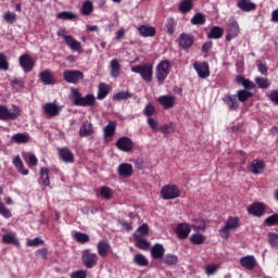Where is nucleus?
Instances as JSON below:
<instances>
[{"mask_svg": "<svg viewBox=\"0 0 278 278\" xmlns=\"http://www.w3.org/2000/svg\"><path fill=\"white\" fill-rule=\"evenodd\" d=\"M18 62L24 73H31V71H34V67L36 66V62H34L31 55L27 53L22 54L18 59Z\"/></svg>", "mask_w": 278, "mask_h": 278, "instance_id": "obj_10", "label": "nucleus"}, {"mask_svg": "<svg viewBox=\"0 0 278 278\" xmlns=\"http://www.w3.org/2000/svg\"><path fill=\"white\" fill-rule=\"evenodd\" d=\"M3 20L7 22V23H10V25H14V23H16V13H12L10 11H7L4 14H3Z\"/></svg>", "mask_w": 278, "mask_h": 278, "instance_id": "obj_55", "label": "nucleus"}, {"mask_svg": "<svg viewBox=\"0 0 278 278\" xmlns=\"http://www.w3.org/2000/svg\"><path fill=\"white\" fill-rule=\"evenodd\" d=\"M225 227L228 229H238L240 227V218L235 216H229L226 220Z\"/></svg>", "mask_w": 278, "mask_h": 278, "instance_id": "obj_42", "label": "nucleus"}, {"mask_svg": "<svg viewBox=\"0 0 278 278\" xmlns=\"http://www.w3.org/2000/svg\"><path fill=\"white\" fill-rule=\"evenodd\" d=\"M138 31L142 38H153V36L156 34L155 27L147 25H141L138 28Z\"/></svg>", "mask_w": 278, "mask_h": 278, "instance_id": "obj_26", "label": "nucleus"}, {"mask_svg": "<svg viewBox=\"0 0 278 278\" xmlns=\"http://www.w3.org/2000/svg\"><path fill=\"white\" fill-rule=\"evenodd\" d=\"M267 238L270 247H278V235L276 232H268Z\"/></svg>", "mask_w": 278, "mask_h": 278, "instance_id": "obj_58", "label": "nucleus"}, {"mask_svg": "<svg viewBox=\"0 0 278 278\" xmlns=\"http://www.w3.org/2000/svg\"><path fill=\"white\" fill-rule=\"evenodd\" d=\"M43 112L50 118H55V116H60V112H62V106L58 105L55 102H47L43 105Z\"/></svg>", "mask_w": 278, "mask_h": 278, "instance_id": "obj_13", "label": "nucleus"}, {"mask_svg": "<svg viewBox=\"0 0 278 278\" xmlns=\"http://www.w3.org/2000/svg\"><path fill=\"white\" fill-rule=\"evenodd\" d=\"M59 157L65 164H73L75 162V154L71 151V148L64 147L58 149Z\"/></svg>", "mask_w": 278, "mask_h": 278, "instance_id": "obj_14", "label": "nucleus"}, {"mask_svg": "<svg viewBox=\"0 0 278 278\" xmlns=\"http://www.w3.org/2000/svg\"><path fill=\"white\" fill-rule=\"evenodd\" d=\"M264 212H266V205L264 203L254 202L248 207V214L257 218L264 216Z\"/></svg>", "mask_w": 278, "mask_h": 278, "instance_id": "obj_15", "label": "nucleus"}, {"mask_svg": "<svg viewBox=\"0 0 278 278\" xmlns=\"http://www.w3.org/2000/svg\"><path fill=\"white\" fill-rule=\"evenodd\" d=\"M238 101H240L241 103H245V101H249V99H251V97H253V92L247 90V89H241L237 91L236 94Z\"/></svg>", "mask_w": 278, "mask_h": 278, "instance_id": "obj_38", "label": "nucleus"}, {"mask_svg": "<svg viewBox=\"0 0 278 278\" xmlns=\"http://www.w3.org/2000/svg\"><path fill=\"white\" fill-rule=\"evenodd\" d=\"M74 238L80 244H86V242H90V236H88V233L85 232H75Z\"/></svg>", "mask_w": 278, "mask_h": 278, "instance_id": "obj_50", "label": "nucleus"}, {"mask_svg": "<svg viewBox=\"0 0 278 278\" xmlns=\"http://www.w3.org/2000/svg\"><path fill=\"white\" fill-rule=\"evenodd\" d=\"M11 86L17 90H23L25 88V80L23 78H15L11 81Z\"/></svg>", "mask_w": 278, "mask_h": 278, "instance_id": "obj_57", "label": "nucleus"}, {"mask_svg": "<svg viewBox=\"0 0 278 278\" xmlns=\"http://www.w3.org/2000/svg\"><path fill=\"white\" fill-rule=\"evenodd\" d=\"M56 18H59V21H75L77 14L71 11H62L56 15Z\"/></svg>", "mask_w": 278, "mask_h": 278, "instance_id": "obj_41", "label": "nucleus"}, {"mask_svg": "<svg viewBox=\"0 0 278 278\" xmlns=\"http://www.w3.org/2000/svg\"><path fill=\"white\" fill-rule=\"evenodd\" d=\"M143 114L150 118V116L155 114V106L152 103H148L143 109Z\"/></svg>", "mask_w": 278, "mask_h": 278, "instance_id": "obj_60", "label": "nucleus"}, {"mask_svg": "<svg viewBox=\"0 0 278 278\" xmlns=\"http://www.w3.org/2000/svg\"><path fill=\"white\" fill-rule=\"evenodd\" d=\"M103 131L104 138H114V134H116V122H109Z\"/></svg>", "mask_w": 278, "mask_h": 278, "instance_id": "obj_37", "label": "nucleus"}, {"mask_svg": "<svg viewBox=\"0 0 278 278\" xmlns=\"http://www.w3.org/2000/svg\"><path fill=\"white\" fill-rule=\"evenodd\" d=\"M117 175L127 179L134 175V165L129 163H122L118 165Z\"/></svg>", "mask_w": 278, "mask_h": 278, "instance_id": "obj_19", "label": "nucleus"}, {"mask_svg": "<svg viewBox=\"0 0 278 278\" xmlns=\"http://www.w3.org/2000/svg\"><path fill=\"white\" fill-rule=\"evenodd\" d=\"M170 73V61L163 60L156 65L155 77L159 84H164Z\"/></svg>", "mask_w": 278, "mask_h": 278, "instance_id": "obj_3", "label": "nucleus"}, {"mask_svg": "<svg viewBox=\"0 0 278 278\" xmlns=\"http://www.w3.org/2000/svg\"><path fill=\"white\" fill-rule=\"evenodd\" d=\"M240 264L245 270H253L257 266V261L253 255H247L240 258Z\"/></svg>", "mask_w": 278, "mask_h": 278, "instance_id": "obj_20", "label": "nucleus"}, {"mask_svg": "<svg viewBox=\"0 0 278 278\" xmlns=\"http://www.w3.org/2000/svg\"><path fill=\"white\" fill-rule=\"evenodd\" d=\"M0 71H10V62H8V55L0 52Z\"/></svg>", "mask_w": 278, "mask_h": 278, "instance_id": "obj_51", "label": "nucleus"}, {"mask_svg": "<svg viewBox=\"0 0 278 278\" xmlns=\"http://www.w3.org/2000/svg\"><path fill=\"white\" fill-rule=\"evenodd\" d=\"M97 249L100 257H108L110 253V242H108V240H101L98 242Z\"/></svg>", "mask_w": 278, "mask_h": 278, "instance_id": "obj_27", "label": "nucleus"}, {"mask_svg": "<svg viewBox=\"0 0 278 278\" xmlns=\"http://www.w3.org/2000/svg\"><path fill=\"white\" fill-rule=\"evenodd\" d=\"M265 165H264V161H260V160H253L250 164L249 170L250 173H252V175H262V173L264 172Z\"/></svg>", "mask_w": 278, "mask_h": 278, "instance_id": "obj_23", "label": "nucleus"}, {"mask_svg": "<svg viewBox=\"0 0 278 278\" xmlns=\"http://www.w3.org/2000/svg\"><path fill=\"white\" fill-rule=\"evenodd\" d=\"M13 165L18 170L21 175L27 176L29 175V169L25 168V165L23 164V160H21V156L17 155L13 159Z\"/></svg>", "mask_w": 278, "mask_h": 278, "instance_id": "obj_31", "label": "nucleus"}, {"mask_svg": "<svg viewBox=\"0 0 278 278\" xmlns=\"http://www.w3.org/2000/svg\"><path fill=\"white\" fill-rule=\"evenodd\" d=\"M205 21V15H203V13H195L194 16L191 18V24L203 25Z\"/></svg>", "mask_w": 278, "mask_h": 278, "instance_id": "obj_53", "label": "nucleus"}, {"mask_svg": "<svg viewBox=\"0 0 278 278\" xmlns=\"http://www.w3.org/2000/svg\"><path fill=\"white\" fill-rule=\"evenodd\" d=\"M178 45L184 51H188V49H191L192 45H194V35L181 33L178 38Z\"/></svg>", "mask_w": 278, "mask_h": 278, "instance_id": "obj_12", "label": "nucleus"}, {"mask_svg": "<svg viewBox=\"0 0 278 278\" xmlns=\"http://www.w3.org/2000/svg\"><path fill=\"white\" fill-rule=\"evenodd\" d=\"M238 34H240V26L235 20H232L228 24V33L226 35L227 42H229L230 40H233V38H236Z\"/></svg>", "mask_w": 278, "mask_h": 278, "instance_id": "obj_21", "label": "nucleus"}, {"mask_svg": "<svg viewBox=\"0 0 278 278\" xmlns=\"http://www.w3.org/2000/svg\"><path fill=\"white\" fill-rule=\"evenodd\" d=\"M13 112L5 105H0V121H16L21 116V109L13 104Z\"/></svg>", "mask_w": 278, "mask_h": 278, "instance_id": "obj_5", "label": "nucleus"}, {"mask_svg": "<svg viewBox=\"0 0 278 278\" xmlns=\"http://www.w3.org/2000/svg\"><path fill=\"white\" fill-rule=\"evenodd\" d=\"M132 73H138L146 84L153 81V64L135 65L131 67Z\"/></svg>", "mask_w": 278, "mask_h": 278, "instance_id": "obj_2", "label": "nucleus"}, {"mask_svg": "<svg viewBox=\"0 0 278 278\" xmlns=\"http://www.w3.org/2000/svg\"><path fill=\"white\" fill-rule=\"evenodd\" d=\"M63 79L67 84H79L84 79V73L77 70H66L63 72Z\"/></svg>", "mask_w": 278, "mask_h": 278, "instance_id": "obj_8", "label": "nucleus"}, {"mask_svg": "<svg viewBox=\"0 0 278 278\" xmlns=\"http://www.w3.org/2000/svg\"><path fill=\"white\" fill-rule=\"evenodd\" d=\"M193 8H194V4L192 3V0H182L179 3L178 10L182 14H188V12L192 11Z\"/></svg>", "mask_w": 278, "mask_h": 278, "instance_id": "obj_35", "label": "nucleus"}, {"mask_svg": "<svg viewBox=\"0 0 278 278\" xmlns=\"http://www.w3.org/2000/svg\"><path fill=\"white\" fill-rule=\"evenodd\" d=\"M2 242L3 244H13L14 247H18V244H21V242H18V239H16V237L11 233L3 235Z\"/></svg>", "mask_w": 278, "mask_h": 278, "instance_id": "obj_43", "label": "nucleus"}, {"mask_svg": "<svg viewBox=\"0 0 278 278\" xmlns=\"http://www.w3.org/2000/svg\"><path fill=\"white\" fill-rule=\"evenodd\" d=\"M12 140L16 144H27V142H29V135L23 134V132H17L12 136Z\"/></svg>", "mask_w": 278, "mask_h": 278, "instance_id": "obj_36", "label": "nucleus"}, {"mask_svg": "<svg viewBox=\"0 0 278 278\" xmlns=\"http://www.w3.org/2000/svg\"><path fill=\"white\" fill-rule=\"evenodd\" d=\"M267 99H269L274 105H278V90H271L269 93H267Z\"/></svg>", "mask_w": 278, "mask_h": 278, "instance_id": "obj_61", "label": "nucleus"}, {"mask_svg": "<svg viewBox=\"0 0 278 278\" xmlns=\"http://www.w3.org/2000/svg\"><path fill=\"white\" fill-rule=\"evenodd\" d=\"M108 94H110V85L105 83H100L98 86L97 99H99V101H103V99H105Z\"/></svg>", "mask_w": 278, "mask_h": 278, "instance_id": "obj_29", "label": "nucleus"}, {"mask_svg": "<svg viewBox=\"0 0 278 278\" xmlns=\"http://www.w3.org/2000/svg\"><path fill=\"white\" fill-rule=\"evenodd\" d=\"M72 97L73 104L77 108H94L97 105V98L92 93L83 97L79 89H72Z\"/></svg>", "mask_w": 278, "mask_h": 278, "instance_id": "obj_1", "label": "nucleus"}, {"mask_svg": "<svg viewBox=\"0 0 278 278\" xmlns=\"http://www.w3.org/2000/svg\"><path fill=\"white\" fill-rule=\"evenodd\" d=\"M27 247H40V244H45V240L40 238L30 239L27 241Z\"/></svg>", "mask_w": 278, "mask_h": 278, "instance_id": "obj_62", "label": "nucleus"}, {"mask_svg": "<svg viewBox=\"0 0 278 278\" xmlns=\"http://www.w3.org/2000/svg\"><path fill=\"white\" fill-rule=\"evenodd\" d=\"M223 34H225V30L220 26H213L207 38L210 40H218L219 38H223Z\"/></svg>", "mask_w": 278, "mask_h": 278, "instance_id": "obj_30", "label": "nucleus"}, {"mask_svg": "<svg viewBox=\"0 0 278 278\" xmlns=\"http://www.w3.org/2000/svg\"><path fill=\"white\" fill-rule=\"evenodd\" d=\"M190 242L192 244H203V242H205V237L202 233H193L190 237Z\"/></svg>", "mask_w": 278, "mask_h": 278, "instance_id": "obj_52", "label": "nucleus"}, {"mask_svg": "<svg viewBox=\"0 0 278 278\" xmlns=\"http://www.w3.org/2000/svg\"><path fill=\"white\" fill-rule=\"evenodd\" d=\"M113 194H114V191L112 190V188H110L108 186L101 187L100 195L102 197V199L110 201V199H112Z\"/></svg>", "mask_w": 278, "mask_h": 278, "instance_id": "obj_47", "label": "nucleus"}, {"mask_svg": "<svg viewBox=\"0 0 278 278\" xmlns=\"http://www.w3.org/2000/svg\"><path fill=\"white\" fill-rule=\"evenodd\" d=\"M192 228L188 223H181L177 225L176 233L179 240H186L190 236Z\"/></svg>", "mask_w": 278, "mask_h": 278, "instance_id": "obj_17", "label": "nucleus"}, {"mask_svg": "<svg viewBox=\"0 0 278 278\" xmlns=\"http://www.w3.org/2000/svg\"><path fill=\"white\" fill-rule=\"evenodd\" d=\"M218 270V265H206L205 266V274L210 277L212 275H215Z\"/></svg>", "mask_w": 278, "mask_h": 278, "instance_id": "obj_64", "label": "nucleus"}, {"mask_svg": "<svg viewBox=\"0 0 278 278\" xmlns=\"http://www.w3.org/2000/svg\"><path fill=\"white\" fill-rule=\"evenodd\" d=\"M179 262V258L175 254H166L163 256V264H167V266H176Z\"/></svg>", "mask_w": 278, "mask_h": 278, "instance_id": "obj_46", "label": "nucleus"}, {"mask_svg": "<svg viewBox=\"0 0 278 278\" xmlns=\"http://www.w3.org/2000/svg\"><path fill=\"white\" fill-rule=\"evenodd\" d=\"M265 225H267V227L278 226V214H274L271 216H268L265 219Z\"/></svg>", "mask_w": 278, "mask_h": 278, "instance_id": "obj_56", "label": "nucleus"}, {"mask_svg": "<svg viewBox=\"0 0 278 278\" xmlns=\"http://www.w3.org/2000/svg\"><path fill=\"white\" fill-rule=\"evenodd\" d=\"M83 16H90L94 12V7L90 0H86L80 9Z\"/></svg>", "mask_w": 278, "mask_h": 278, "instance_id": "obj_40", "label": "nucleus"}, {"mask_svg": "<svg viewBox=\"0 0 278 278\" xmlns=\"http://www.w3.org/2000/svg\"><path fill=\"white\" fill-rule=\"evenodd\" d=\"M166 250L161 243H156L151 248V256L153 260H162Z\"/></svg>", "mask_w": 278, "mask_h": 278, "instance_id": "obj_25", "label": "nucleus"}, {"mask_svg": "<svg viewBox=\"0 0 278 278\" xmlns=\"http://www.w3.org/2000/svg\"><path fill=\"white\" fill-rule=\"evenodd\" d=\"M132 94L128 91H118L113 94V101H127V99H131Z\"/></svg>", "mask_w": 278, "mask_h": 278, "instance_id": "obj_49", "label": "nucleus"}, {"mask_svg": "<svg viewBox=\"0 0 278 278\" xmlns=\"http://www.w3.org/2000/svg\"><path fill=\"white\" fill-rule=\"evenodd\" d=\"M0 215L3 216V218H12V212L5 207V204L0 201Z\"/></svg>", "mask_w": 278, "mask_h": 278, "instance_id": "obj_59", "label": "nucleus"}, {"mask_svg": "<svg viewBox=\"0 0 278 278\" xmlns=\"http://www.w3.org/2000/svg\"><path fill=\"white\" fill-rule=\"evenodd\" d=\"M254 81L261 90H267V88H270V80L268 78H264L262 76H256L254 78Z\"/></svg>", "mask_w": 278, "mask_h": 278, "instance_id": "obj_39", "label": "nucleus"}, {"mask_svg": "<svg viewBox=\"0 0 278 278\" xmlns=\"http://www.w3.org/2000/svg\"><path fill=\"white\" fill-rule=\"evenodd\" d=\"M134 264L137 266H149V260L143 254H136L134 256Z\"/></svg>", "mask_w": 278, "mask_h": 278, "instance_id": "obj_48", "label": "nucleus"}, {"mask_svg": "<svg viewBox=\"0 0 278 278\" xmlns=\"http://www.w3.org/2000/svg\"><path fill=\"white\" fill-rule=\"evenodd\" d=\"M161 197L164 201L179 199V197H181V190H179V187H177V185H165L161 189Z\"/></svg>", "mask_w": 278, "mask_h": 278, "instance_id": "obj_4", "label": "nucleus"}, {"mask_svg": "<svg viewBox=\"0 0 278 278\" xmlns=\"http://www.w3.org/2000/svg\"><path fill=\"white\" fill-rule=\"evenodd\" d=\"M156 101L162 105L164 110H170L175 108V103L177 99L175 98V96L165 94V96L159 97Z\"/></svg>", "mask_w": 278, "mask_h": 278, "instance_id": "obj_16", "label": "nucleus"}, {"mask_svg": "<svg viewBox=\"0 0 278 278\" xmlns=\"http://www.w3.org/2000/svg\"><path fill=\"white\" fill-rule=\"evenodd\" d=\"M39 79L45 86H54L55 84V78H53V73L50 70L40 72Z\"/></svg>", "mask_w": 278, "mask_h": 278, "instance_id": "obj_22", "label": "nucleus"}, {"mask_svg": "<svg viewBox=\"0 0 278 278\" xmlns=\"http://www.w3.org/2000/svg\"><path fill=\"white\" fill-rule=\"evenodd\" d=\"M236 81L237 84H240L241 86H243L245 90H253V88H255V84L250 79H247L242 75L237 76Z\"/></svg>", "mask_w": 278, "mask_h": 278, "instance_id": "obj_33", "label": "nucleus"}, {"mask_svg": "<svg viewBox=\"0 0 278 278\" xmlns=\"http://www.w3.org/2000/svg\"><path fill=\"white\" fill-rule=\"evenodd\" d=\"M56 34L60 38H64L65 43L72 51H81V42L77 41L73 36L66 35V28H60Z\"/></svg>", "mask_w": 278, "mask_h": 278, "instance_id": "obj_6", "label": "nucleus"}, {"mask_svg": "<svg viewBox=\"0 0 278 278\" xmlns=\"http://www.w3.org/2000/svg\"><path fill=\"white\" fill-rule=\"evenodd\" d=\"M222 101L223 103H225V105H227L230 112H238V109L240 108V102H238V98L236 94L226 93L222 98Z\"/></svg>", "mask_w": 278, "mask_h": 278, "instance_id": "obj_11", "label": "nucleus"}, {"mask_svg": "<svg viewBox=\"0 0 278 278\" xmlns=\"http://www.w3.org/2000/svg\"><path fill=\"white\" fill-rule=\"evenodd\" d=\"M110 68H111V72H110L111 77L121 76V63L116 59H113L110 62Z\"/></svg>", "mask_w": 278, "mask_h": 278, "instance_id": "obj_34", "label": "nucleus"}, {"mask_svg": "<svg viewBox=\"0 0 278 278\" xmlns=\"http://www.w3.org/2000/svg\"><path fill=\"white\" fill-rule=\"evenodd\" d=\"M237 7L239 10H242V12H252V10H255L257 5L251 0H238Z\"/></svg>", "mask_w": 278, "mask_h": 278, "instance_id": "obj_28", "label": "nucleus"}, {"mask_svg": "<svg viewBox=\"0 0 278 278\" xmlns=\"http://www.w3.org/2000/svg\"><path fill=\"white\" fill-rule=\"evenodd\" d=\"M92 134H94V129L92 128V124L85 123L80 126L79 136L81 138H88L89 136H92Z\"/></svg>", "mask_w": 278, "mask_h": 278, "instance_id": "obj_32", "label": "nucleus"}, {"mask_svg": "<svg viewBox=\"0 0 278 278\" xmlns=\"http://www.w3.org/2000/svg\"><path fill=\"white\" fill-rule=\"evenodd\" d=\"M40 179L43 186L46 187L51 186V180H49V168L42 167L40 169Z\"/></svg>", "mask_w": 278, "mask_h": 278, "instance_id": "obj_45", "label": "nucleus"}, {"mask_svg": "<svg viewBox=\"0 0 278 278\" xmlns=\"http://www.w3.org/2000/svg\"><path fill=\"white\" fill-rule=\"evenodd\" d=\"M194 225L191 226L193 231H205L207 229V224L205 223V219L199 218L194 220Z\"/></svg>", "mask_w": 278, "mask_h": 278, "instance_id": "obj_44", "label": "nucleus"}, {"mask_svg": "<svg viewBox=\"0 0 278 278\" xmlns=\"http://www.w3.org/2000/svg\"><path fill=\"white\" fill-rule=\"evenodd\" d=\"M175 25H176L175 18H173V17L167 18L165 28L167 29V34L169 36H173V34H175Z\"/></svg>", "mask_w": 278, "mask_h": 278, "instance_id": "obj_54", "label": "nucleus"}, {"mask_svg": "<svg viewBox=\"0 0 278 278\" xmlns=\"http://www.w3.org/2000/svg\"><path fill=\"white\" fill-rule=\"evenodd\" d=\"M134 238L137 249H140L141 251H149V247H151V243L147 239H144V237L135 233Z\"/></svg>", "mask_w": 278, "mask_h": 278, "instance_id": "obj_24", "label": "nucleus"}, {"mask_svg": "<svg viewBox=\"0 0 278 278\" xmlns=\"http://www.w3.org/2000/svg\"><path fill=\"white\" fill-rule=\"evenodd\" d=\"M116 147L119 151H124V153H129L131 149H134V141L129 139V137H122L116 141Z\"/></svg>", "mask_w": 278, "mask_h": 278, "instance_id": "obj_18", "label": "nucleus"}, {"mask_svg": "<svg viewBox=\"0 0 278 278\" xmlns=\"http://www.w3.org/2000/svg\"><path fill=\"white\" fill-rule=\"evenodd\" d=\"M71 278H88V273L84 269H79L72 273Z\"/></svg>", "mask_w": 278, "mask_h": 278, "instance_id": "obj_63", "label": "nucleus"}, {"mask_svg": "<svg viewBox=\"0 0 278 278\" xmlns=\"http://www.w3.org/2000/svg\"><path fill=\"white\" fill-rule=\"evenodd\" d=\"M81 262L86 268H94L99 264V256L90 249L83 251Z\"/></svg>", "mask_w": 278, "mask_h": 278, "instance_id": "obj_7", "label": "nucleus"}, {"mask_svg": "<svg viewBox=\"0 0 278 278\" xmlns=\"http://www.w3.org/2000/svg\"><path fill=\"white\" fill-rule=\"evenodd\" d=\"M193 68L200 79H207V77H210V75H211L210 63H207L205 61L193 63Z\"/></svg>", "mask_w": 278, "mask_h": 278, "instance_id": "obj_9", "label": "nucleus"}]
</instances>
